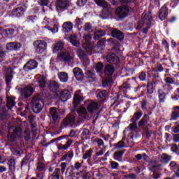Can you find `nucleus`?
Segmentation results:
<instances>
[{"label":"nucleus","mask_w":179,"mask_h":179,"mask_svg":"<svg viewBox=\"0 0 179 179\" xmlns=\"http://www.w3.org/2000/svg\"><path fill=\"white\" fill-rule=\"evenodd\" d=\"M24 136L25 141L30 139V129H26L24 134H22V129L20 127H16L12 134L8 133L7 138L10 142H15L16 138H22Z\"/></svg>","instance_id":"f257e3e1"},{"label":"nucleus","mask_w":179,"mask_h":179,"mask_svg":"<svg viewBox=\"0 0 179 179\" xmlns=\"http://www.w3.org/2000/svg\"><path fill=\"white\" fill-rule=\"evenodd\" d=\"M152 24V15L150 14H142V18L138 26L136 27L138 30H141L142 29L143 33L146 34L148 31L150 29V26Z\"/></svg>","instance_id":"f03ea898"},{"label":"nucleus","mask_w":179,"mask_h":179,"mask_svg":"<svg viewBox=\"0 0 179 179\" xmlns=\"http://www.w3.org/2000/svg\"><path fill=\"white\" fill-rule=\"evenodd\" d=\"M32 110L35 114H38L41 113L43 108H44V101L40 98V96H34L31 100Z\"/></svg>","instance_id":"7ed1b4c3"},{"label":"nucleus","mask_w":179,"mask_h":179,"mask_svg":"<svg viewBox=\"0 0 179 179\" xmlns=\"http://www.w3.org/2000/svg\"><path fill=\"white\" fill-rule=\"evenodd\" d=\"M56 59L58 62H70L73 61V56L70 52L61 51L57 54Z\"/></svg>","instance_id":"20e7f679"},{"label":"nucleus","mask_w":179,"mask_h":179,"mask_svg":"<svg viewBox=\"0 0 179 179\" xmlns=\"http://www.w3.org/2000/svg\"><path fill=\"white\" fill-rule=\"evenodd\" d=\"M33 45L36 48V54H43L47 50V43L43 40L35 41Z\"/></svg>","instance_id":"39448f33"},{"label":"nucleus","mask_w":179,"mask_h":179,"mask_svg":"<svg viewBox=\"0 0 179 179\" xmlns=\"http://www.w3.org/2000/svg\"><path fill=\"white\" fill-rule=\"evenodd\" d=\"M76 121V116L71 113L68 115L62 121V128H66V127H72Z\"/></svg>","instance_id":"423d86ee"},{"label":"nucleus","mask_w":179,"mask_h":179,"mask_svg":"<svg viewBox=\"0 0 179 179\" xmlns=\"http://www.w3.org/2000/svg\"><path fill=\"white\" fill-rule=\"evenodd\" d=\"M3 72L5 73L6 83L7 86H9L10 82L13 79V69L10 67H3Z\"/></svg>","instance_id":"0eeeda50"},{"label":"nucleus","mask_w":179,"mask_h":179,"mask_svg":"<svg viewBox=\"0 0 179 179\" xmlns=\"http://www.w3.org/2000/svg\"><path fill=\"white\" fill-rule=\"evenodd\" d=\"M129 13V7L127 6H122L118 7L115 10L116 16H118L120 19L127 17Z\"/></svg>","instance_id":"6e6552de"},{"label":"nucleus","mask_w":179,"mask_h":179,"mask_svg":"<svg viewBox=\"0 0 179 179\" xmlns=\"http://www.w3.org/2000/svg\"><path fill=\"white\" fill-rule=\"evenodd\" d=\"M84 38L85 40V43L83 44V47L85 48L87 55H92L93 49L90 48V44L89 43H90L92 35L90 34H85Z\"/></svg>","instance_id":"1a4fd4ad"},{"label":"nucleus","mask_w":179,"mask_h":179,"mask_svg":"<svg viewBox=\"0 0 179 179\" xmlns=\"http://www.w3.org/2000/svg\"><path fill=\"white\" fill-rule=\"evenodd\" d=\"M43 24H45V28L52 31V33H58V23L44 20Z\"/></svg>","instance_id":"9d476101"},{"label":"nucleus","mask_w":179,"mask_h":179,"mask_svg":"<svg viewBox=\"0 0 179 179\" xmlns=\"http://www.w3.org/2000/svg\"><path fill=\"white\" fill-rule=\"evenodd\" d=\"M38 66V63L36 60L31 59L24 65L23 69L25 72H29V71L36 69Z\"/></svg>","instance_id":"9b49d317"},{"label":"nucleus","mask_w":179,"mask_h":179,"mask_svg":"<svg viewBox=\"0 0 179 179\" xmlns=\"http://www.w3.org/2000/svg\"><path fill=\"white\" fill-rule=\"evenodd\" d=\"M24 8H23V6H18L17 8H14L12 10L11 15L15 17H20L21 16H23V15H24Z\"/></svg>","instance_id":"f8f14e48"},{"label":"nucleus","mask_w":179,"mask_h":179,"mask_svg":"<svg viewBox=\"0 0 179 179\" xmlns=\"http://www.w3.org/2000/svg\"><path fill=\"white\" fill-rule=\"evenodd\" d=\"M34 93V89L32 87L28 86L21 90V96L24 99H27Z\"/></svg>","instance_id":"ddd939ff"},{"label":"nucleus","mask_w":179,"mask_h":179,"mask_svg":"<svg viewBox=\"0 0 179 179\" xmlns=\"http://www.w3.org/2000/svg\"><path fill=\"white\" fill-rule=\"evenodd\" d=\"M169 16V8H167V5L164 4L159 11V17L160 20H165Z\"/></svg>","instance_id":"4468645a"},{"label":"nucleus","mask_w":179,"mask_h":179,"mask_svg":"<svg viewBox=\"0 0 179 179\" xmlns=\"http://www.w3.org/2000/svg\"><path fill=\"white\" fill-rule=\"evenodd\" d=\"M115 69H114V66L111 64H108L105 66L104 73L105 76L107 78H109L110 79H113V73H114V71Z\"/></svg>","instance_id":"2eb2a0df"},{"label":"nucleus","mask_w":179,"mask_h":179,"mask_svg":"<svg viewBox=\"0 0 179 179\" xmlns=\"http://www.w3.org/2000/svg\"><path fill=\"white\" fill-rule=\"evenodd\" d=\"M74 76L77 80H83V78H85V74L83 73V71L79 67H76L73 70Z\"/></svg>","instance_id":"dca6fc26"},{"label":"nucleus","mask_w":179,"mask_h":179,"mask_svg":"<svg viewBox=\"0 0 179 179\" xmlns=\"http://www.w3.org/2000/svg\"><path fill=\"white\" fill-rule=\"evenodd\" d=\"M7 166L10 171H15L16 170V160L13 157H10L8 159H6Z\"/></svg>","instance_id":"f3484780"},{"label":"nucleus","mask_w":179,"mask_h":179,"mask_svg":"<svg viewBox=\"0 0 179 179\" xmlns=\"http://www.w3.org/2000/svg\"><path fill=\"white\" fill-rule=\"evenodd\" d=\"M49 114L54 122H57V121L59 120V115H58V110H57V108H50Z\"/></svg>","instance_id":"a211bd4d"},{"label":"nucleus","mask_w":179,"mask_h":179,"mask_svg":"<svg viewBox=\"0 0 179 179\" xmlns=\"http://www.w3.org/2000/svg\"><path fill=\"white\" fill-rule=\"evenodd\" d=\"M59 97L62 101H67L71 99V92L68 90H64L60 92Z\"/></svg>","instance_id":"6ab92c4d"},{"label":"nucleus","mask_w":179,"mask_h":179,"mask_svg":"<svg viewBox=\"0 0 179 179\" xmlns=\"http://www.w3.org/2000/svg\"><path fill=\"white\" fill-rule=\"evenodd\" d=\"M65 45V43L62 41H59L56 42L53 45V52H58L59 51H62L64 50V47Z\"/></svg>","instance_id":"aec40b11"},{"label":"nucleus","mask_w":179,"mask_h":179,"mask_svg":"<svg viewBox=\"0 0 179 179\" xmlns=\"http://www.w3.org/2000/svg\"><path fill=\"white\" fill-rule=\"evenodd\" d=\"M106 59L108 62H116L118 64L120 62V58L115 53H108L106 56Z\"/></svg>","instance_id":"412c9836"},{"label":"nucleus","mask_w":179,"mask_h":179,"mask_svg":"<svg viewBox=\"0 0 179 179\" xmlns=\"http://www.w3.org/2000/svg\"><path fill=\"white\" fill-rule=\"evenodd\" d=\"M111 35L112 37L117 38V40H122L124 37V33L117 29H114L113 30H112Z\"/></svg>","instance_id":"4be33fe9"},{"label":"nucleus","mask_w":179,"mask_h":179,"mask_svg":"<svg viewBox=\"0 0 179 179\" xmlns=\"http://www.w3.org/2000/svg\"><path fill=\"white\" fill-rule=\"evenodd\" d=\"M20 48V43L16 42H10L7 43L6 50L8 51H12L13 50H19Z\"/></svg>","instance_id":"5701e85b"},{"label":"nucleus","mask_w":179,"mask_h":179,"mask_svg":"<svg viewBox=\"0 0 179 179\" xmlns=\"http://www.w3.org/2000/svg\"><path fill=\"white\" fill-rule=\"evenodd\" d=\"M48 87L50 92L55 93L59 89V85L56 81L52 80L49 83Z\"/></svg>","instance_id":"b1692460"},{"label":"nucleus","mask_w":179,"mask_h":179,"mask_svg":"<svg viewBox=\"0 0 179 179\" xmlns=\"http://www.w3.org/2000/svg\"><path fill=\"white\" fill-rule=\"evenodd\" d=\"M158 159L161 163H162L163 164H166L171 160V156L166 154H162L158 157Z\"/></svg>","instance_id":"393cba45"},{"label":"nucleus","mask_w":179,"mask_h":179,"mask_svg":"<svg viewBox=\"0 0 179 179\" xmlns=\"http://www.w3.org/2000/svg\"><path fill=\"white\" fill-rule=\"evenodd\" d=\"M68 6V0H57L56 3L57 9H65Z\"/></svg>","instance_id":"a878e982"},{"label":"nucleus","mask_w":179,"mask_h":179,"mask_svg":"<svg viewBox=\"0 0 179 179\" xmlns=\"http://www.w3.org/2000/svg\"><path fill=\"white\" fill-rule=\"evenodd\" d=\"M99 108V104H97L96 102L94 101H92V102H90L89 104H88V106L87 108V111L89 113H94V111H96V110Z\"/></svg>","instance_id":"bb28decb"},{"label":"nucleus","mask_w":179,"mask_h":179,"mask_svg":"<svg viewBox=\"0 0 179 179\" xmlns=\"http://www.w3.org/2000/svg\"><path fill=\"white\" fill-rule=\"evenodd\" d=\"M74 101L73 102V104L76 106L79 104L80 101H82L83 100V98H82V96L80 95V92L77 91L74 94L73 98Z\"/></svg>","instance_id":"cd10ccee"},{"label":"nucleus","mask_w":179,"mask_h":179,"mask_svg":"<svg viewBox=\"0 0 179 179\" xmlns=\"http://www.w3.org/2000/svg\"><path fill=\"white\" fill-rule=\"evenodd\" d=\"M73 29V24L71 22H66L63 24V31L64 33H69Z\"/></svg>","instance_id":"c85d7f7f"},{"label":"nucleus","mask_w":179,"mask_h":179,"mask_svg":"<svg viewBox=\"0 0 179 179\" xmlns=\"http://www.w3.org/2000/svg\"><path fill=\"white\" fill-rule=\"evenodd\" d=\"M70 43H71V44L75 47H79V45H80V42H79V39H78V36L76 35H71Z\"/></svg>","instance_id":"c756f323"},{"label":"nucleus","mask_w":179,"mask_h":179,"mask_svg":"<svg viewBox=\"0 0 179 179\" xmlns=\"http://www.w3.org/2000/svg\"><path fill=\"white\" fill-rule=\"evenodd\" d=\"M122 156H124V151H116L113 154V159L117 162H122Z\"/></svg>","instance_id":"7c9ffc66"},{"label":"nucleus","mask_w":179,"mask_h":179,"mask_svg":"<svg viewBox=\"0 0 179 179\" xmlns=\"http://www.w3.org/2000/svg\"><path fill=\"white\" fill-rule=\"evenodd\" d=\"M58 78H59L60 82H62L64 83H65V82H68V79H69V78L68 77V73H66L65 72L59 73Z\"/></svg>","instance_id":"2f4dec72"},{"label":"nucleus","mask_w":179,"mask_h":179,"mask_svg":"<svg viewBox=\"0 0 179 179\" xmlns=\"http://www.w3.org/2000/svg\"><path fill=\"white\" fill-rule=\"evenodd\" d=\"M37 83H38L40 87H45V85L47 84V80L43 76H40L38 78Z\"/></svg>","instance_id":"473e14b6"},{"label":"nucleus","mask_w":179,"mask_h":179,"mask_svg":"<svg viewBox=\"0 0 179 179\" xmlns=\"http://www.w3.org/2000/svg\"><path fill=\"white\" fill-rule=\"evenodd\" d=\"M86 76L89 82H94L96 80V74L93 71H88Z\"/></svg>","instance_id":"72a5a7b5"},{"label":"nucleus","mask_w":179,"mask_h":179,"mask_svg":"<svg viewBox=\"0 0 179 179\" xmlns=\"http://www.w3.org/2000/svg\"><path fill=\"white\" fill-rule=\"evenodd\" d=\"M158 97L159 103H164L166 101V93L162 90H158Z\"/></svg>","instance_id":"f704fd0d"},{"label":"nucleus","mask_w":179,"mask_h":179,"mask_svg":"<svg viewBox=\"0 0 179 179\" xmlns=\"http://www.w3.org/2000/svg\"><path fill=\"white\" fill-rule=\"evenodd\" d=\"M94 2L99 5V6H103V12H106L107 10V7L108 6V3L106 2L104 0H94Z\"/></svg>","instance_id":"c9c22d12"},{"label":"nucleus","mask_w":179,"mask_h":179,"mask_svg":"<svg viewBox=\"0 0 179 179\" xmlns=\"http://www.w3.org/2000/svg\"><path fill=\"white\" fill-rule=\"evenodd\" d=\"M179 117V107L176 106L173 108L172 114H171V118L173 120H177V118Z\"/></svg>","instance_id":"e433bc0d"},{"label":"nucleus","mask_w":179,"mask_h":179,"mask_svg":"<svg viewBox=\"0 0 179 179\" xmlns=\"http://www.w3.org/2000/svg\"><path fill=\"white\" fill-rule=\"evenodd\" d=\"M94 67L97 73H101L103 72V68H104V65L101 62H98L94 66Z\"/></svg>","instance_id":"4c0bfd02"},{"label":"nucleus","mask_w":179,"mask_h":179,"mask_svg":"<svg viewBox=\"0 0 179 179\" xmlns=\"http://www.w3.org/2000/svg\"><path fill=\"white\" fill-rule=\"evenodd\" d=\"M148 122L149 119H148V115H144L141 121L138 122V127H145Z\"/></svg>","instance_id":"58836bf2"},{"label":"nucleus","mask_w":179,"mask_h":179,"mask_svg":"<svg viewBox=\"0 0 179 179\" xmlns=\"http://www.w3.org/2000/svg\"><path fill=\"white\" fill-rule=\"evenodd\" d=\"M61 169L56 168L52 174L51 175V177H52V178H56V179H59L61 178Z\"/></svg>","instance_id":"ea45409f"},{"label":"nucleus","mask_w":179,"mask_h":179,"mask_svg":"<svg viewBox=\"0 0 179 179\" xmlns=\"http://www.w3.org/2000/svg\"><path fill=\"white\" fill-rule=\"evenodd\" d=\"M126 138L123 137L122 140L119 141L117 143L114 145L116 149H122V148H125V141Z\"/></svg>","instance_id":"a19ab883"},{"label":"nucleus","mask_w":179,"mask_h":179,"mask_svg":"<svg viewBox=\"0 0 179 179\" xmlns=\"http://www.w3.org/2000/svg\"><path fill=\"white\" fill-rule=\"evenodd\" d=\"M143 113H142L141 111L136 112L134 114L131 121H134L136 122V121H138V120H141V117H142Z\"/></svg>","instance_id":"79ce46f5"},{"label":"nucleus","mask_w":179,"mask_h":179,"mask_svg":"<svg viewBox=\"0 0 179 179\" xmlns=\"http://www.w3.org/2000/svg\"><path fill=\"white\" fill-rule=\"evenodd\" d=\"M155 85H156L155 82H152V83H149L147 85V91L149 94H153V88L155 87Z\"/></svg>","instance_id":"37998d69"},{"label":"nucleus","mask_w":179,"mask_h":179,"mask_svg":"<svg viewBox=\"0 0 179 179\" xmlns=\"http://www.w3.org/2000/svg\"><path fill=\"white\" fill-rule=\"evenodd\" d=\"M92 155H93V150L90 148L86 152V153L83 155V160H86V159H90V157H92Z\"/></svg>","instance_id":"c03bdc74"},{"label":"nucleus","mask_w":179,"mask_h":179,"mask_svg":"<svg viewBox=\"0 0 179 179\" xmlns=\"http://www.w3.org/2000/svg\"><path fill=\"white\" fill-rule=\"evenodd\" d=\"M15 104L16 103L15 102V100L12 98H7V107L8 108L10 109L12 107H15Z\"/></svg>","instance_id":"a18cd8bd"},{"label":"nucleus","mask_w":179,"mask_h":179,"mask_svg":"<svg viewBox=\"0 0 179 179\" xmlns=\"http://www.w3.org/2000/svg\"><path fill=\"white\" fill-rule=\"evenodd\" d=\"M84 30L85 31H87V33H92L93 31V27L92 26V24L90 23H85L84 26Z\"/></svg>","instance_id":"49530a36"},{"label":"nucleus","mask_w":179,"mask_h":179,"mask_svg":"<svg viewBox=\"0 0 179 179\" xmlns=\"http://www.w3.org/2000/svg\"><path fill=\"white\" fill-rule=\"evenodd\" d=\"M94 50L95 52H98L99 54L101 53V51H103V43L96 45L94 48Z\"/></svg>","instance_id":"de8ad7c7"},{"label":"nucleus","mask_w":179,"mask_h":179,"mask_svg":"<svg viewBox=\"0 0 179 179\" xmlns=\"http://www.w3.org/2000/svg\"><path fill=\"white\" fill-rule=\"evenodd\" d=\"M78 115H80V117H86V115H87V111L86 110V108H80L78 110Z\"/></svg>","instance_id":"09e8293b"},{"label":"nucleus","mask_w":179,"mask_h":179,"mask_svg":"<svg viewBox=\"0 0 179 179\" xmlns=\"http://www.w3.org/2000/svg\"><path fill=\"white\" fill-rule=\"evenodd\" d=\"M92 141L94 143H97L98 146L104 145V141L100 138H94Z\"/></svg>","instance_id":"8fccbe9b"},{"label":"nucleus","mask_w":179,"mask_h":179,"mask_svg":"<svg viewBox=\"0 0 179 179\" xmlns=\"http://www.w3.org/2000/svg\"><path fill=\"white\" fill-rule=\"evenodd\" d=\"M106 96H107V91L103 90V91H101L99 93H98L96 97L98 99H106Z\"/></svg>","instance_id":"3c124183"},{"label":"nucleus","mask_w":179,"mask_h":179,"mask_svg":"<svg viewBox=\"0 0 179 179\" xmlns=\"http://www.w3.org/2000/svg\"><path fill=\"white\" fill-rule=\"evenodd\" d=\"M110 167H111V169H113V170H118L120 164H118L117 162H114V161H110Z\"/></svg>","instance_id":"603ef678"},{"label":"nucleus","mask_w":179,"mask_h":179,"mask_svg":"<svg viewBox=\"0 0 179 179\" xmlns=\"http://www.w3.org/2000/svg\"><path fill=\"white\" fill-rule=\"evenodd\" d=\"M29 160H30V157H29V156H25L21 162V167H23V166H27Z\"/></svg>","instance_id":"864d4df0"},{"label":"nucleus","mask_w":179,"mask_h":179,"mask_svg":"<svg viewBox=\"0 0 179 179\" xmlns=\"http://www.w3.org/2000/svg\"><path fill=\"white\" fill-rule=\"evenodd\" d=\"M131 124H130L129 125V129L132 131L134 129H136V128H138V124H136V122L134 121V120H131Z\"/></svg>","instance_id":"5fc2aeb1"},{"label":"nucleus","mask_w":179,"mask_h":179,"mask_svg":"<svg viewBox=\"0 0 179 179\" xmlns=\"http://www.w3.org/2000/svg\"><path fill=\"white\" fill-rule=\"evenodd\" d=\"M67 163L66 162H62L60 164V171L62 173V174H64V173H65V170H66V166H67Z\"/></svg>","instance_id":"6e6d98bb"},{"label":"nucleus","mask_w":179,"mask_h":179,"mask_svg":"<svg viewBox=\"0 0 179 179\" xmlns=\"http://www.w3.org/2000/svg\"><path fill=\"white\" fill-rule=\"evenodd\" d=\"M36 19H37V16L36 15H30L27 17V20L29 23H34Z\"/></svg>","instance_id":"4d7b16f0"},{"label":"nucleus","mask_w":179,"mask_h":179,"mask_svg":"<svg viewBox=\"0 0 179 179\" xmlns=\"http://www.w3.org/2000/svg\"><path fill=\"white\" fill-rule=\"evenodd\" d=\"M142 110H147L148 108V101L146 99L143 100L141 102Z\"/></svg>","instance_id":"13d9d810"},{"label":"nucleus","mask_w":179,"mask_h":179,"mask_svg":"<svg viewBox=\"0 0 179 179\" xmlns=\"http://www.w3.org/2000/svg\"><path fill=\"white\" fill-rule=\"evenodd\" d=\"M75 25L77 26V27H79V26H81V24H83V19L82 18H77L75 21Z\"/></svg>","instance_id":"bf43d9fd"},{"label":"nucleus","mask_w":179,"mask_h":179,"mask_svg":"<svg viewBox=\"0 0 179 179\" xmlns=\"http://www.w3.org/2000/svg\"><path fill=\"white\" fill-rule=\"evenodd\" d=\"M112 79H110L109 77H106L105 78V79L103 80V83L102 85L106 87L108 85V83H110V82H111Z\"/></svg>","instance_id":"052dcab7"},{"label":"nucleus","mask_w":179,"mask_h":179,"mask_svg":"<svg viewBox=\"0 0 179 179\" xmlns=\"http://www.w3.org/2000/svg\"><path fill=\"white\" fill-rule=\"evenodd\" d=\"M165 82L168 85H173V83H174V79H173L171 77H166L165 78Z\"/></svg>","instance_id":"680f3d73"},{"label":"nucleus","mask_w":179,"mask_h":179,"mask_svg":"<svg viewBox=\"0 0 179 179\" xmlns=\"http://www.w3.org/2000/svg\"><path fill=\"white\" fill-rule=\"evenodd\" d=\"M38 171H43L44 170V164L38 162L37 166Z\"/></svg>","instance_id":"e2e57ef3"},{"label":"nucleus","mask_w":179,"mask_h":179,"mask_svg":"<svg viewBox=\"0 0 179 179\" xmlns=\"http://www.w3.org/2000/svg\"><path fill=\"white\" fill-rule=\"evenodd\" d=\"M57 149L59 150H66V149H68V147H66V144L65 145L59 144L57 145Z\"/></svg>","instance_id":"0e129e2a"},{"label":"nucleus","mask_w":179,"mask_h":179,"mask_svg":"<svg viewBox=\"0 0 179 179\" xmlns=\"http://www.w3.org/2000/svg\"><path fill=\"white\" fill-rule=\"evenodd\" d=\"M77 54L79 57V58H80L82 59V58H83V57H85V53L83 52V51L78 50H77Z\"/></svg>","instance_id":"69168bd1"},{"label":"nucleus","mask_w":179,"mask_h":179,"mask_svg":"<svg viewBox=\"0 0 179 179\" xmlns=\"http://www.w3.org/2000/svg\"><path fill=\"white\" fill-rule=\"evenodd\" d=\"M139 79L141 80H145V79H146V73L145 72L141 73L139 76Z\"/></svg>","instance_id":"338daca9"},{"label":"nucleus","mask_w":179,"mask_h":179,"mask_svg":"<svg viewBox=\"0 0 179 179\" xmlns=\"http://www.w3.org/2000/svg\"><path fill=\"white\" fill-rule=\"evenodd\" d=\"M43 178H44V176H43V174L41 173H38L36 175V177L31 178V179H43Z\"/></svg>","instance_id":"774afa93"}]
</instances>
